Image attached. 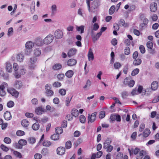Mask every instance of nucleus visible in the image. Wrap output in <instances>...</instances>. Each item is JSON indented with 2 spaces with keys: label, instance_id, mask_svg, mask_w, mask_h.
Here are the masks:
<instances>
[{
  "label": "nucleus",
  "instance_id": "obj_18",
  "mask_svg": "<svg viewBox=\"0 0 159 159\" xmlns=\"http://www.w3.org/2000/svg\"><path fill=\"white\" fill-rule=\"evenodd\" d=\"M4 118L6 120H10L12 118L10 112L6 111L4 115Z\"/></svg>",
  "mask_w": 159,
  "mask_h": 159
},
{
  "label": "nucleus",
  "instance_id": "obj_4",
  "mask_svg": "<svg viewBox=\"0 0 159 159\" xmlns=\"http://www.w3.org/2000/svg\"><path fill=\"white\" fill-rule=\"evenodd\" d=\"M53 36L52 35L49 34L47 36L43 39V43L46 44L51 43L53 39Z\"/></svg>",
  "mask_w": 159,
  "mask_h": 159
},
{
  "label": "nucleus",
  "instance_id": "obj_44",
  "mask_svg": "<svg viewBox=\"0 0 159 159\" xmlns=\"http://www.w3.org/2000/svg\"><path fill=\"white\" fill-rule=\"evenodd\" d=\"M129 70V66L128 64H126L123 68V73L125 74H127Z\"/></svg>",
  "mask_w": 159,
  "mask_h": 159
},
{
  "label": "nucleus",
  "instance_id": "obj_57",
  "mask_svg": "<svg viewBox=\"0 0 159 159\" xmlns=\"http://www.w3.org/2000/svg\"><path fill=\"white\" fill-rule=\"evenodd\" d=\"M123 154L121 152H119L117 154L116 157V159H122Z\"/></svg>",
  "mask_w": 159,
  "mask_h": 159
},
{
  "label": "nucleus",
  "instance_id": "obj_35",
  "mask_svg": "<svg viewBox=\"0 0 159 159\" xmlns=\"http://www.w3.org/2000/svg\"><path fill=\"white\" fill-rule=\"evenodd\" d=\"M55 132L57 134H61L63 132V129L61 127H57L55 128Z\"/></svg>",
  "mask_w": 159,
  "mask_h": 159
},
{
  "label": "nucleus",
  "instance_id": "obj_48",
  "mask_svg": "<svg viewBox=\"0 0 159 159\" xmlns=\"http://www.w3.org/2000/svg\"><path fill=\"white\" fill-rule=\"evenodd\" d=\"M80 122L84 123L86 121V118L85 116L83 115H81L80 116Z\"/></svg>",
  "mask_w": 159,
  "mask_h": 159
},
{
  "label": "nucleus",
  "instance_id": "obj_37",
  "mask_svg": "<svg viewBox=\"0 0 159 159\" xmlns=\"http://www.w3.org/2000/svg\"><path fill=\"white\" fill-rule=\"evenodd\" d=\"M41 153L43 156H45L48 154V150L47 148H44L42 150Z\"/></svg>",
  "mask_w": 159,
  "mask_h": 159
},
{
  "label": "nucleus",
  "instance_id": "obj_61",
  "mask_svg": "<svg viewBox=\"0 0 159 159\" xmlns=\"http://www.w3.org/2000/svg\"><path fill=\"white\" fill-rule=\"evenodd\" d=\"M124 53L125 55H128L130 53V48L129 47H126L125 49Z\"/></svg>",
  "mask_w": 159,
  "mask_h": 159
},
{
  "label": "nucleus",
  "instance_id": "obj_11",
  "mask_svg": "<svg viewBox=\"0 0 159 159\" xmlns=\"http://www.w3.org/2000/svg\"><path fill=\"white\" fill-rule=\"evenodd\" d=\"M88 59L89 61H93L94 59V55L92 49L91 48L89 49L88 54Z\"/></svg>",
  "mask_w": 159,
  "mask_h": 159
},
{
  "label": "nucleus",
  "instance_id": "obj_42",
  "mask_svg": "<svg viewBox=\"0 0 159 159\" xmlns=\"http://www.w3.org/2000/svg\"><path fill=\"white\" fill-rule=\"evenodd\" d=\"M8 88V85L6 83L3 82L0 85V89L4 90L6 88Z\"/></svg>",
  "mask_w": 159,
  "mask_h": 159
},
{
  "label": "nucleus",
  "instance_id": "obj_55",
  "mask_svg": "<svg viewBox=\"0 0 159 159\" xmlns=\"http://www.w3.org/2000/svg\"><path fill=\"white\" fill-rule=\"evenodd\" d=\"M139 49L141 52L143 54L145 52V49L143 45H140L139 47Z\"/></svg>",
  "mask_w": 159,
  "mask_h": 159
},
{
  "label": "nucleus",
  "instance_id": "obj_8",
  "mask_svg": "<svg viewBox=\"0 0 159 159\" xmlns=\"http://www.w3.org/2000/svg\"><path fill=\"white\" fill-rule=\"evenodd\" d=\"M89 116L88 117V123L90 122L91 123L94 122L96 119V113L95 112L93 113L91 116L89 115Z\"/></svg>",
  "mask_w": 159,
  "mask_h": 159
},
{
  "label": "nucleus",
  "instance_id": "obj_38",
  "mask_svg": "<svg viewBox=\"0 0 159 159\" xmlns=\"http://www.w3.org/2000/svg\"><path fill=\"white\" fill-rule=\"evenodd\" d=\"M27 143V141L26 140L23 139H20L18 141L19 144L21 146L26 145Z\"/></svg>",
  "mask_w": 159,
  "mask_h": 159
},
{
  "label": "nucleus",
  "instance_id": "obj_51",
  "mask_svg": "<svg viewBox=\"0 0 159 159\" xmlns=\"http://www.w3.org/2000/svg\"><path fill=\"white\" fill-rule=\"evenodd\" d=\"M121 95L123 98H125L128 96V93L127 91H124L121 92Z\"/></svg>",
  "mask_w": 159,
  "mask_h": 159
},
{
  "label": "nucleus",
  "instance_id": "obj_32",
  "mask_svg": "<svg viewBox=\"0 0 159 159\" xmlns=\"http://www.w3.org/2000/svg\"><path fill=\"white\" fill-rule=\"evenodd\" d=\"M72 97L71 98L67 97L66 98L65 103L66 107H68L70 106V103Z\"/></svg>",
  "mask_w": 159,
  "mask_h": 159
},
{
  "label": "nucleus",
  "instance_id": "obj_40",
  "mask_svg": "<svg viewBox=\"0 0 159 159\" xmlns=\"http://www.w3.org/2000/svg\"><path fill=\"white\" fill-rule=\"evenodd\" d=\"M84 27L83 25H81L76 27L77 30L78 31H80V33L82 34L84 32Z\"/></svg>",
  "mask_w": 159,
  "mask_h": 159
},
{
  "label": "nucleus",
  "instance_id": "obj_5",
  "mask_svg": "<svg viewBox=\"0 0 159 159\" xmlns=\"http://www.w3.org/2000/svg\"><path fill=\"white\" fill-rule=\"evenodd\" d=\"M37 60V58L35 57H32L30 58L29 66L31 69H34L35 66V63Z\"/></svg>",
  "mask_w": 159,
  "mask_h": 159
},
{
  "label": "nucleus",
  "instance_id": "obj_52",
  "mask_svg": "<svg viewBox=\"0 0 159 159\" xmlns=\"http://www.w3.org/2000/svg\"><path fill=\"white\" fill-rule=\"evenodd\" d=\"M4 142L6 143L10 144L11 143V140L8 137H5L4 139Z\"/></svg>",
  "mask_w": 159,
  "mask_h": 159
},
{
  "label": "nucleus",
  "instance_id": "obj_21",
  "mask_svg": "<svg viewBox=\"0 0 159 159\" xmlns=\"http://www.w3.org/2000/svg\"><path fill=\"white\" fill-rule=\"evenodd\" d=\"M71 113L72 116L76 117L78 116L79 111L76 109L73 108L71 111Z\"/></svg>",
  "mask_w": 159,
  "mask_h": 159
},
{
  "label": "nucleus",
  "instance_id": "obj_58",
  "mask_svg": "<svg viewBox=\"0 0 159 159\" xmlns=\"http://www.w3.org/2000/svg\"><path fill=\"white\" fill-rule=\"evenodd\" d=\"M64 77V75L63 74H59L58 75L57 77L59 80H62Z\"/></svg>",
  "mask_w": 159,
  "mask_h": 159
},
{
  "label": "nucleus",
  "instance_id": "obj_63",
  "mask_svg": "<svg viewBox=\"0 0 159 159\" xmlns=\"http://www.w3.org/2000/svg\"><path fill=\"white\" fill-rule=\"evenodd\" d=\"M137 135V133L136 132H134L131 136V138L133 140H134L136 139Z\"/></svg>",
  "mask_w": 159,
  "mask_h": 159
},
{
  "label": "nucleus",
  "instance_id": "obj_13",
  "mask_svg": "<svg viewBox=\"0 0 159 159\" xmlns=\"http://www.w3.org/2000/svg\"><path fill=\"white\" fill-rule=\"evenodd\" d=\"M77 63V61L74 59H70L68 60L67 62L68 66H72L75 65Z\"/></svg>",
  "mask_w": 159,
  "mask_h": 159
},
{
  "label": "nucleus",
  "instance_id": "obj_12",
  "mask_svg": "<svg viewBox=\"0 0 159 159\" xmlns=\"http://www.w3.org/2000/svg\"><path fill=\"white\" fill-rule=\"evenodd\" d=\"M23 85L22 82L20 80L15 81L13 85L14 87L17 89H19L21 88Z\"/></svg>",
  "mask_w": 159,
  "mask_h": 159
},
{
  "label": "nucleus",
  "instance_id": "obj_19",
  "mask_svg": "<svg viewBox=\"0 0 159 159\" xmlns=\"http://www.w3.org/2000/svg\"><path fill=\"white\" fill-rule=\"evenodd\" d=\"M158 87V83L156 81L153 82L151 85V87L152 90H155Z\"/></svg>",
  "mask_w": 159,
  "mask_h": 159
},
{
  "label": "nucleus",
  "instance_id": "obj_24",
  "mask_svg": "<svg viewBox=\"0 0 159 159\" xmlns=\"http://www.w3.org/2000/svg\"><path fill=\"white\" fill-rule=\"evenodd\" d=\"M112 142V140L110 138H107L105 142L103 143V146L104 148L106 147V146L110 145Z\"/></svg>",
  "mask_w": 159,
  "mask_h": 159
},
{
  "label": "nucleus",
  "instance_id": "obj_45",
  "mask_svg": "<svg viewBox=\"0 0 159 159\" xmlns=\"http://www.w3.org/2000/svg\"><path fill=\"white\" fill-rule=\"evenodd\" d=\"M139 69L138 68H136L133 70L131 72V75L134 76L137 75L139 72Z\"/></svg>",
  "mask_w": 159,
  "mask_h": 159
},
{
  "label": "nucleus",
  "instance_id": "obj_6",
  "mask_svg": "<svg viewBox=\"0 0 159 159\" xmlns=\"http://www.w3.org/2000/svg\"><path fill=\"white\" fill-rule=\"evenodd\" d=\"M146 46L148 48V51H150L149 53L151 54H153L154 53V49H153L152 51L153 47V44L152 43L151 41H148L147 43Z\"/></svg>",
  "mask_w": 159,
  "mask_h": 159
},
{
  "label": "nucleus",
  "instance_id": "obj_1",
  "mask_svg": "<svg viewBox=\"0 0 159 159\" xmlns=\"http://www.w3.org/2000/svg\"><path fill=\"white\" fill-rule=\"evenodd\" d=\"M34 46V43L31 41H28L25 44V48L28 50H30L29 51H28L27 49L25 50V54L27 55H29L30 54L31 52V50H30Z\"/></svg>",
  "mask_w": 159,
  "mask_h": 159
},
{
  "label": "nucleus",
  "instance_id": "obj_41",
  "mask_svg": "<svg viewBox=\"0 0 159 159\" xmlns=\"http://www.w3.org/2000/svg\"><path fill=\"white\" fill-rule=\"evenodd\" d=\"M61 85V84L60 82L58 81L55 82L52 84L53 87L56 88L60 87Z\"/></svg>",
  "mask_w": 159,
  "mask_h": 159
},
{
  "label": "nucleus",
  "instance_id": "obj_23",
  "mask_svg": "<svg viewBox=\"0 0 159 159\" xmlns=\"http://www.w3.org/2000/svg\"><path fill=\"white\" fill-rule=\"evenodd\" d=\"M21 124L23 127H26L29 125V122L26 119H23L21 121Z\"/></svg>",
  "mask_w": 159,
  "mask_h": 159
},
{
  "label": "nucleus",
  "instance_id": "obj_7",
  "mask_svg": "<svg viewBox=\"0 0 159 159\" xmlns=\"http://www.w3.org/2000/svg\"><path fill=\"white\" fill-rule=\"evenodd\" d=\"M45 111L44 109L42 107H36L35 109V112L37 114L40 115L43 113Z\"/></svg>",
  "mask_w": 159,
  "mask_h": 159
},
{
  "label": "nucleus",
  "instance_id": "obj_62",
  "mask_svg": "<svg viewBox=\"0 0 159 159\" xmlns=\"http://www.w3.org/2000/svg\"><path fill=\"white\" fill-rule=\"evenodd\" d=\"M135 84V81L133 80H131L129 81L128 85L130 87H132Z\"/></svg>",
  "mask_w": 159,
  "mask_h": 159
},
{
  "label": "nucleus",
  "instance_id": "obj_16",
  "mask_svg": "<svg viewBox=\"0 0 159 159\" xmlns=\"http://www.w3.org/2000/svg\"><path fill=\"white\" fill-rule=\"evenodd\" d=\"M77 52V50L75 48H72L70 49L67 53L68 56L69 57L75 55Z\"/></svg>",
  "mask_w": 159,
  "mask_h": 159
},
{
  "label": "nucleus",
  "instance_id": "obj_22",
  "mask_svg": "<svg viewBox=\"0 0 159 159\" xmlns=\"http://www.w3.org/2000/svg\"><path fill=\"white\" fill-rule=\"evenodd\" d=\"M73 71L71 70H68L65 73V75L68 78H71L74 75Z\"/></svg>",
  "mask_w": 159,
  "mask_h": 159
},
{
  "label": "nucleus",
  "instance_id": "obj_49",
  "mask_svg": "<svg viewBox=\"0 0 159 159\" xmlns=\"http://www.w3.org/2000/svg\"><path fill=\"white\" fill-rule=\"evenodd\" d=\"M59 93L62 96H64L66 93V90L64 89H60L59 90Z\"/></svg>",
  "mask_w": 159,
  "mask_h": 159
},
{
  "label": "nucleus",
  "instance_id": "obj_47",
  "mask_svg": "<svg viewBox=\"0 0 159 159\" xmlns=\"http://www.w3.org/2000/svg\"><path fill=\"white\" fill-rule=\"evenodd\" d=\"M25 132L22 130H19L16 131V134L18 136H21L25 134Z\"/></svg>",
  "mask_w": 159,
  "mask_h": 159
},
{
  "label": "nucleus",
  "instance_id": "obj_31",
  "mask_svg": "<svg viewBox=\"0 0 159 159\" xmlns=\"http://www.w3.org/2000/svg\"><path fill=\"white\" fill-rule=\"evenodd\" d=\"M144 151L141 150L140 151L138 154L136 156L137 159H142L143 157Z\"/></svg>",
  "mask_w": 159,
  "mask_h": 159
},
{
  "label": "nucleus",
  "instance_id": "obj_53",
  "mask_svg": "<svg viewBox=\"0 0 159 159\" xmlns=\"http://www.w3.org/2000/svg\"><path fill=\"white\" fill-rule=\"evenodd\" d=\"M0 147L2 150L5 152H7L9 150L8 148L3 144L1 145Z\"/></svg>",
  "mask_w": 159,
  "mask_h": 159
},
{
  "label": "nucleus",
  "instance_id": "obj_56",
  "mask_svg": "<svg viewBox=\"0 0 159 159\" xmlns=\"http://www.w3.org/2000/svg\"><path fill=\"white\" fill-rule=\"evenodd\" d=\"M105 116V112L104 111H101L100 112L99 117L102 119Z\"/></svg>",
  "mask_w": 159,
  "mask_h": 159
},
{
  "label": "nucleus",
  "instance_id": "obj_60",
  "mask_svg": "<svg viewBox=\"0 0 159 159\" xmlns=\"http://www.w3.org/2000/svg\"><path fill=\"white\" fill-rule=\"evenodd\" d=\"M145 127V125L144 123L141 124L139 126V130L140 132L143 131Z\"/></svg>",
  "mask_w": 159,
  "mask_h": 159
},
{
  "label": "nucleus",
  "instance_id": "obj_17",
  "mask_svg": "<svg viewBox=\"0 0 159 159\" xmlns=\"http://www.w3.org/2000/svg\"><path fill=\"white\" fill-rule=\"evenodd\" d=\"M62 68V65L60 63H56L52 67V69L54 70H57L61 69Z\"/></svg>",
  "mask_w": 159,
  "mask_h": 159
},
{
  "label": "nucleus",
  "instance_id": "obj_14",
  "mask_svg": "<svg viewBox=\"0 0 159 159\" xmlns=\"http://www.w3.org/2000/svg\"><path fill=\"white\" fill-rule=\"evenodd\" d=\"M54 36L57 39L61 38L63 36L62 32L60 30H57L54 33Z\"/></svg>",
  "mask_w": 159,
  "mask_h": 159
},
{
  "label": "nucleus",
  "instance_id": "obj_27",
  "mask_svg": "<svg viewBox=\"0 0 159 159\" xmlns=\"http://www.w3.org/2000/svg\"><path fill=\"white\" fill-rule=\"evenodd\" d=\"M133 61V64L134 66H138L140 65L142 62V60L138 58L134 59Z\"/></svg>",
  "mask_w": 159,
  "mask_h": 159
},
{
  "label": "nucleus",
  "instance_id": "obj_10",
  "mask_svg": "<svg viewBox=\"0 0 159 159\" xmlns=\"http://www.w3.org/2000/svg\"><path fill=\"white\" fill-rule=\"evenodd\" d=\"M57 153L59 155H61L64 154L65 152V148L62 147H60L57 149Z\"/></svg>",
  "mask_w": 159,
  "mask_h": 159
},
{
  "label": "nucleus",
  "instance_id": "obj_46",
  "mask_svg": "<svg viewBox=\"0 0 159 159\" xmlns=\"http://www.w3.org/2000/svg\"><path fill=\"white\" fill-rule=\"evenodd\" d=\"M43 146L48 147L50 146L51 145V143L50 141L45 140L43 142Z\"/></svg>",
  "mask_w": 159,
  "mask_h": 159
},
{
  "label": "nucleus",
  "instance_id": "obj_28",
  "mask_svg": "<svg viewBox=\"0 0 159 159\" xmlns=\"http://www.w3.org/2000/svg\"><path fill=\"white\" fill-rule=\"evenodd\" d=\"M41 54V50L39 48L35 49L34 50V55L36 57L39 56Z\"/></svg>",
  "mask_w": 159,
  "mask_h": 159
},
{
  "label": "nucleus",
  "instance_id": "obj_36",
  "mask_svg": "<svg viewBox=\"0 0 159 159\" xmlns=\"http://www.w3.org/2000/svg\"><path fill=\"white\" fill-rule=\"evenodd\" d=\"M115 10V6L114 5L112 6L109 10V13L111 15L114 12Z\"/></svg>",
  "mask_w": 159,
  "mask_h": 159
},
{
  "label": "nucleus",
  "instance_id": "obj_3",
  "mask_svg": "<svg viewBox=\"0 0 159 159\" xmlns=\"http://www.w3.org/2000/svg\"><path fill=\"white\" fill-rule=\"evenodd\" d=\"M7 92L16 98L18 97L19 93L15 89L12 88H9L7 89Z\"/></svg>",
  "mask_w": 159,
  "mask_h": 159
},
{
  "label": "nucleus",
  "instance_id": "obj_64",
  "mask_svg": "<svg viewBox=\"0 0 159 159\" xmlns=\"http://www.w3.org/2000/svg\"><path fill=\"white\" fill-rule=\"evenodd\" d=\"M14 153L16 157L19 158H21L22 155L19 152L17 151H14Z\"/></svg>",
  "mask_w": 159,
  "mask_h": 159
},
{
  "label": "nucleus",
  "instance_id": "obj_15",
  "mask_svg": "<svg viewBox=\"0 0 159 159\" xmlns=\"http://www.w3.org/2000/svg\"><path fill=\"white\" fill-rule=\"evenodd\" d=\"M91 34L92 39L93 42H95L97 40L102 34L100 32L98 33L96 35H94L93 34Z\"/></svg>",
  "mask_w": 159,
  "mask_h": 159
},
{
  "label": "nucleus",
  "instance_id": "obj_59",
  "mask_svg": "<svg viewBox=\"0 0 159 159\" xmlns=\"http://www.w3.org/2000/svg\"><path fill=\"white\" fill-rule=\"evenodd\" d=\"M81 135V133L78 130H76L74 133V136L75 137H79Z\"/></svg>",
  "mask_w": 159,
  "mask_h": 159
},
{
  "label": "nucleus",
  "instance_id": "obj_25",
  "mask_svg": "<svg viewBox=\"0 0 159 159\" xmlns=\"http://www.w3.org/2000/svg\"><path fill=\"white\" fill-rule=\"evenodd\" d=\"M151 132L148 129H146L143 132V136L144 137L146 138L149 136Z\"/></svg>",
  "mask_w": 159,
  "mask_h": 159
},
{
  "label": "nucleus",
  "instance_id": "obj_43",
  "mask_svg": "<svg viewBox=\"0 0 159 159\" xmlns=\"http://www.w3.org/2000/svg\"><path fill=\"white\" fill-rule=\"evenodd\" d=\"M71 142L70 140L67 141L66 143L65 147L67 149H70L71 147Z\"/></svg>",
  "mask_w": 159,
  "mask_h": 159
},
{
  "label": "nucleus",
  "instance_id": "obj_39",
  "mask_svg": "<svg viewBox=\"0 0 159 159\" xmlns=\"http://www.w3.org/2000/svg\"><path fill=\"white\" fill-rule=\"evenodd\" d=\"M16 58L18 61L21 62L23 59L24 56L22 54L20 53L17 55Z\"/></svg>",
  "mask_w": 159,
  "mask_h": 159
},
{
  "label": "nucleus",
  "instance_id": "obj_30",
  "mask_svg": "<svg viewBox=\"0 0 159 159\" xmlns=\"http://www.w3.org/2000/svg\"><path fill=\"white\" fill-rule=\"evenodd\" d=\"M32 128L34 130H37L39 128V125L38 122L35 123L32 125Z\"/></svg>",
  "mask_w": 159,
  "mask_h": 159
},
{
  "label": "nucleus",
  "instance_id": "obj_20",
  "mask_svg": "<svg viewBox=\"0 0 159 159\" xmlns=\"http://www.w3.org/2000/svg\"><path fill=\"white\" fill-rule=\"evenodd\" d=\"M6 68L7 71L11 72L12 70V66L11 65L9 62H7L6 63Z\"/></svg>",
  "mask_w": 159,
  "mask_h": 159
},
{
  "label": "nucleus",
  "instance_id": "obj_33",
  "mask_svg": "<svg viewBox=\"0 0 159 159\" xmlns=\"http://www.w3.org/2000/svg\"><path fill=\"white\" fill-rule=\"evenodd\" d=\"M59 138V134H54L51 136V139L53 140H58Z\"/></svg>",
  "mask_w": 159,
  "mask_h": 159
},
{
  "label": "nucleus",
  "instance_id": "obj_26",
  "mask_svg": "<svg viewBox=\"0 0 159 159\" xmlns=\"http://www.w3.org/2000/svg\"><path fill=\"white\" fill-rule=\"evenodd\" d=\"M99 25L97 23H94L93 25V28L91 30V34H93V31L97 30L99 29Z\"/></svg>",
  "mask_w": 159,
  "mask_h": 159
},
{
  "label": "nucleus",
  "instance_id": "obj_9",
  "mask_svg": "<svg viewBox=\"0 0 159 159\" xmlns=\"http://www.w3.org/2000/svg\"><path fill=\"white\" fill-rule=\"evenodd\" d=\"M157 4L155 2L152 3L150 5V11L152 12H155L157 10Z\"/></svg>",
  "mask_w": 159,
  "mask_h": 159
},
{
  "label": "nucleus",
  "instance_id": "obj_50",
  "mask_svg": "<svg viewBox=\"0 0 159 159\" xmlns=\"http://www.w3.org/2000/svg\"><path fill=\"white\" fill-rule=\"evenodd\" d=\"M121 66V64L119 62H115L114 64V68L115 69H119Z\"/></svg>",
  "mask_w": 159,
  "mask_h": 159
},
{
  "label": "nucleus",
  "instance_id": "obj_34",
  "mask_svg": "<svg viewBox=\"0 0 159 159\" xmlns=\"http://www.w3.org/2000/svg\"><path fill=\"white\" fill-rule=\"evenodd\" d=\"M92 4L93 5L94 7L97 8L100 5V2L99 0H94Z\"/></svg>",
  "mask_w": 159,
  "mask_h": 159
},
{
  "label": "nucleus",
  "instance_id": "obj_29",
  "mask_svg": "<svg viewBox=\"0 0 159 159\" xmlns=\"http://www.w3.org/2000/svg\"><path fill=\"white\" fill-rule=\"evenodd\" d=\"M106 146V147L105 148L103 146V148L104 149H106V152H111L113 150V147L112 146L110 145Z\"/></svg>",
  "mask_w": 159,
  "mask_h": 159
},
{
  "label": "nucleus",
  "instance_id": "obj_54",
  "mask_svg": "<svg viewBox=\"0 0 159 159\" xmlns=\"http://www.w3.org/2000/svg\"><path fill=\"white\" fill-rule=\"evenodd\" d=\"M14 105V103L12 101H10L8 102L7 104V106L8 107L11 108L13 107Z\"/></svg>",
  "mask_w": 159,
  "mask_h": 159
},
{
  "label": "nucleus",
  "instance_id": "obj_2",
  "mask_svg": "<svg viewBox=\"0 0 159 159\" xmlns=\"http://www.w3.org/2000/svg\"><path fill=\"white\" fill-rule=\"evenodd\" d=\"M51 86L50 84H47L45 86V93L47 96L48 97H52L54 94V92L51 89Z\"/></svg>",
  "mask_w": 159,
  "mask_h": 159
}]
</instances>
